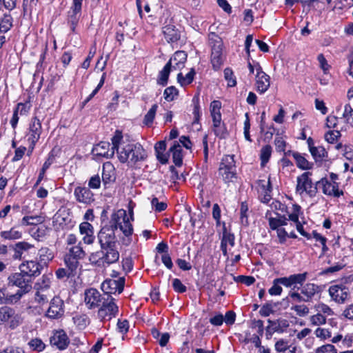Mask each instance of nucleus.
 <instances>
[{"mask_svg": "<svg viewBox=\"0 0 353 353\" xmlns=\"http://www.w3.org/2000/svg\"><path fill=\"white\" fill-rule=\"evenodd\" d=\"M79 230L81 234H94L92 225L87 221L83 222L79 225Z\"/></svg>", "mask_w": 353, "mask_h": 353, "instance_id": "61", "label": "nucleus"}, {"mask_svg": "<svg viewBox=\"0 0 353 353\" xmlns=\"http://www.w3.org/2000/svg\"><path fill=\"white\" fill-rule=\"evenodd\" d=\"M51 345L56 347L60 350H65L69 343L70 340L65 332L63 330H55L50 338Z\"/></svg>", "mask_w": 353, "mask_h": 353, "instance_id": "14", "label": "nucleus"}, {"mask_svg": "<svg viewBox=\"0 0 353 353\" xmlns=\"http://www.w3.org/2000/svg\"><path fill=\"white\" fill-rule=\"evenodd\" d=\"M0 236L6 240H16L22 237V232L16 228H12L10 230L1 232Z\"/></svg>", "mask_w": 353, "mask_h": 353, "instance_id": "33", "label": "nucleus"}, {"mask_svg": "<svg viewBox=\"0 0 353 353\" xmlns=\"http://www.w3.org/2000/svg\"><path fill=\"white\" fill-rule=\"evenodd\" d=\"M343 116L345 121L351 126H353V109L350 104L345 105Z\"/></svg>", "mask_w": 353, "mask_h": 353, "instance_id": "50", "label": "nucleus"}, {"mask_svg": "<svg viewBox=\"0 0 353 353\" xmlns=\"http://www.w3.org/2000/svg\"><path fill=\"white\" fill-rule=\"evenodd\" d=\"M272 153V147L269 145H265L261 150V165L264 166L269 161Z\"/></svg>", "mask_w": 353, "mask_h": 353, "instance_id": "47", "label": "nucleus"}, {"mask_svg": "<svg viewBox=\"0 0 353 353\" xmlns=\"http://www.w3.org/2000/svg\"><path fill=\"white\" fill-rule=\"evenodd\" d=\"M341 137V132L339 130H331L325 134V140L330 143L335 142Z\"/></svg>", "mask_w": 353, "mask_h": 353, "instance_id": "58", "label": "nucleus"}, {"mask_svg": "<svg viewBox=\"0 0 353 353\" xmlns=\"http://www.w3.org/2000/svg\"><path fill=\"white\" fill-rule=\"evenodd\" d=\"M316 185H321L323 186V192L326 195L339 197L343 194V192L339 190V186L336 182H330L325 178L318 181Z\"/></svg>", "mask_w": 353, "mask_h": 353, "instance_id": "19", "label": "nucleus"}, {"mask_svg": "<svg viewBox=\"0 0 353 353\" xmlns=\"http://www.w3.org/2000/svg\"><path fill=\"white\" fill-rule=\"evenodd\" d=\"M234 235L230 232H228L227 231V229L225 226H223V236L221 239V244H223L224 245H229L231 247H233L234 245Z\"/></svg>", "mask_w": 353, "mask_h": 353, "instance_id": "40", "label": "nucleus"}, {"mask_svg": "<svg viewBox=\"0 0 353 353\" xmlns=\"http://www.w3.org/2000/svg\"><path fill=\"white\" fill-rule=\"evenodd\" d=\"M21 294L12 293L8 287L0 288V305L8 306L17 304L21 300Z\"/></svg>", "mask_w": 353, "mask_h": 353, "instance_id": "16", "label": "nucleus"}, {"mask_svg": "<svg viewBox=\"0 0 353 353\" xmlns=\"http://www.w3.org/2000/svg\"><path fill=\"white\" fill-rule=\"evenodd\" d=\"M192 103L194 105L193 115H194V123H198L200 119V105H199V94L194 95L192 98Z\"/></svg>", "mask_w": 353, "mask_h": 353, "instance_id": "42", "label": "nucleus"}, {"mask_svg": "<svg viewBox=\"0 0 353 353\" xmlns=\"http://www.w3.org/2000/svg\"><path fill=\"white\" fill-rule=\"evenodd\" d=\"M74 195L78 202L84 204H90L94 201V194L89 188L78 186L74 189Z\"/></svg>", "mask_w": 353, "mask_h": 353, "instance_id": "18", "label": "nucleus"}, {"mask_svg": "<svg viewBox=\"0 0 353 353\" xmlns=\"http://www.w3.org/2000/svg\"><path fill=\"white\" fill-rule=\"evenodd\" d=\"M80 16L81 12H76L72 10H71V11L69 12L68 23L70 25V28L72 32H74L75 30L76 26L78 23Z\"/></svg>", "mask_w": 353, "mask_h": 353, "instance_id": "45", "label": "nucleus"}, {"mask_svg": "<svg viewBox=\"0 0 353 353\" xmlns=\"http://www.w3.org/2000/svg\"><path fill=\"white\" fill-rule=\"evenodd\" d=\"M13 26V18L9 13H6L0 19V32L6 33Z\"/></svg>", "mask_w": 353, "mask_h": 353, "instance_id": "31", "label": "nucleus"}, {"mask_svg": "<svg viewBox=\"0 0 353 353\" xmlns=\"http://www.w3.org/2000/svg\"><path fill=\"white\" fill-rule=\"evenodd\" d=\"M195 74L196 72L194 68H192L185 77L182 73H179L177 75V81L181 86H185L193 81Z\"/></svg>", "mask_w": 353, "mask_h": 353, "instance_id": "34", "label": "nucleus"}, {"mask_svg": "<svg viewBox=\"0 0 353 353\" xmlns=\"http://www.w3.org/2000/svg\"><path fill=\"white\" fill-rule=\"evenodd\" d=\"M224 77L225 80L228 81V86L234 87L236 85V79L232 70L230 68H227L224 70Z\"/></svg>", "mask_w": 353, "mask_h": 353, "instance_id": "52", "label": "nucleus"}, {"mask_svg": "<svg viewBox=\"0 0 353 353\" xmlns=\"http://www.w3.org/2000/svg\"><path fill=\"white\" fill-rule=\"evenodd\" d=\"M312 172H305L296 179V193L302 195L304 192L310 197H314L317 193L316 185H314L310 178Z\"/></svg>", "mask_w": 353, "mask_h": 353, "instance_id": "5", "label": "nucleus"}, {"mask_svg": "<svg viewBox=\"0 0 353 353\" xmlns=\"http://www.w3.org/2000/svg\"><path fill=\"white\" fill-rule=\"evenodd\" d=\"M63 314V301L60 297H53L50 302V305L46 312V316L51 319H57L61 318Z\"/></svg>", "mask_w": 353, "mask_h": 353, "instance_id": "10", "label": "nucleus"}, {"mask_svg": "<svg viewBox=\"0 0 353 353\" xmlns=\"http://www.w3.org/2000/svg\"><path fill=\"white\" fill-rule=\"evenodd\" d=\"M256 90L260 94L265 93L270 86V77L268 74L255 77Z\"/></svg>", "mask_w": 353, "mask_h": 353, "instance_id": "21", "label": "nucleus"}, {"mask_svg": "<svg viewBox=\"0 0 353 353\" xmlns=\"http://www.w3.org/2000/svg\"><path fill=\"white\" fill-rule=\"evenodd\" d=\"M163 33L168 43L176 42L180 39V34L173 25H168L163 28Z\"/></svg>", "mask_w": 353, "mask_h": 353, "instance_id": "23", "label": "nucleus"}, {"mask_svg": "<svg viewBox=\"0 0 353 353\" xmlns=\"http://www.w3.org/2000/svg\"><path fill=\"white\" fill-rule=\"evenodd\" d=\"M219 168L226 169L227 170H236L234 155H225L222 159Z\"/></svg>", "mask_w": 353, "mask_h": 353, "instance_id": "36", "label": "nucleus"}, {"mask_svg": "<svg viewBox=\"0 0 353 353\" xmlns=\"http://www.w3.org/2000/svg\"><path fill=\"white\" fill-rule=\"evenodd\" d=\"M117 215H112L110 225L101 228L98 233V241L101 250L92 253L90 256V262L99 268H106L117 262L119 252L116 248L117 238L115 230L119 224Z\"/></svg>", "mask_w": 353, "mask_h": 353, "instance_id": "1", "label": "nucleus"}, {"mask_svg": "<svg viewBox=\"0 0 353 353\" xmlns=\"http://www.w3.org/2000/svg\"><path fill=\"white\" fill-rule=\"evenodd\" d=\"M328 292L332 300L339 304L344 303L350 296L348 288L343 285H331Z\"/></svg>", "mask_w": 353, "mask_h": 353, "instance_id": "11", "label": "nucleus"}, {"mask_svg": "<svg viewBox=\"0 0 353 353\" xmlns=\"http://www.w3.org/2000/svg\"><path fill=\"white\" fill-rule=\"evenodd\" d=\"M213 130L216 137L220 138H225L227 134V130L224 125L215 124L213 125Z\"/></svg>", "mask_w": 353, "mask_h": 353, "instance_id": "59", "label": "nucleus"}, {"mask_svg": "<svg viewBox=\"0 0 353 353\" xmlns=\"http://www.w3.org/2000/svg\"><path fill=\"white\" fill-rule=\"evenodd\" d=\"M210 43L213 54L222 53V42L221 38L215 33L209 35Z\"/></svg>", "mask_w": 353, "mask_h": 353, "instance_id": "30", "label": "nucleus"}, {"mask_svg": "<svg viewBox=\"0 0 353 353\" xmlns=\"http://www.w3.org/2000/svg\"><path fill=\"white\" fill-rule=\"evenodd\" d=\"M307 272H303L290 275L292 286L295 288L296 285L297 284L301 285L302 286L303 283L307 279Z\"/></svg>", "mask_w": 353, "mask_h": 353, "instance_id": "44", "label": "nucleus"}, {"mask_svg": "<svg viewBox=\"0 0 353 353\" xmlns=\"http://www.w3.org/2000/svg\"><path fill=\"white\" fill-rule=\"evenodd\" d=\"M84 301L88 309H94L103 303V299L100 292L94 288H90L85 292Z\"/></svg>", "mask_w": 353, "mask_h": 353, "instance_id": "13", "label": "nucleus"}, {"mask_svg": "<svg viewBox=\"0 0 353 353\" xmlns=\"http://www.w3.org/2000/svg\"><path fill=\"white\" fill-rule=\"evenodd\" d=\"M54 161V156L52 154H50L46 161V162L43 165V168L39 173L38 179L37 181L36 185H39V183L41 182V181L43 179V174L47 169L49 168V167L52 164Z\"/></svg>", "mask_w": 353, "mask_h": 353, "instance_id": "51", "label": "nucleus"}, {"mask_svg": "<svg viewBox=\"0 0 353 353\" xmlns=\"http://www.w3.org/2000/svg\"><path fill=\"white\" fill-rule=\"evenodd\" d=\"M64 261L66 265V269L74 276L79 265L78 259H74L72 256L66 255Z\"/></svg>", "mask_w": 353, "mask_h": 353, "instance_id": "38", "label": "nucleus"}, {"mask_svg": "<svg viewBox=\"0 0 353 353\" xmlns=\"http://www.w3.org/2000/svg\"><path fill=\"white\" fill-rule=\"evenodd\" d=\"M314 307L316 312L320 314H323L327 316L332 315L333 314L332 309L325 303H320L316 305Z\"/></svg>", "mask_w": 353, "mask_h": 353, "instance_id": "56", "label": "nucleus"}, {"mask_svg": "<svg viewBox=\"0 0 353 353\" xmlns=\"http://www.w3.org/2000/svg\"><path fill=\"white\" fill-rule=\"evenodd\" d=\"M315 353H337V350L332 344H326L317 347Z\"/></svg>", "mask_w": 353, "mask_h": 353, "instance_id": "57", "label": "nucleus"}, {"mask_svg": "<svg viewBox=\"0 0 353 353\" xmlns=\"http://www.w3.org/2000/svg\"><path fill=\"white\" fill-rule=\"evenodd\" d=\"M319 290V285L312 283H307L305 285H302L301 288V294L307 302L312 299Z\"/></svg>", "mask_w": 353, "mask_h": 353, "instance_id": "25", "label": "nucleus"}, {"mask_svg": "<svg viewBox=\"0 0 353 353\" xmlns=\"http://www.w3.org/2000/svg\"><path fill=\"white\" fill-rule=\"evenodd\" d=\"M14 254L12 255V258L14 260H23L26 258L31 257L34 256L36 252V248L34 245H32L26 241H20L17 243L13 247Z\"/></svg>", "mask_w": 353, "mask_h": 353, "instance_id": "7", "label": "nucleus"}, {"mask_svg": "<svg viewBox=\"0 0 353 353\" xmlns=\"http://www.w3.org/2000/svg\"><path fill=\"white\" fill-rule=\"evenodd\" d=\"M114 180V170L112 165L110 163L103 164L102 171V182L105 188H106L109 184L112 183Z\"/></svg>", "mask_w": 353, "mask_h": 353, "instance_id": "20", "label": "nucleus"}, {"mask_svg": "<svg viewBox=\"0 0 353 353\" xmlns=\"http://www.w3.org/2000/svg\"><path fill=\"white\" fill-rule=\"evenodd\" d=\"M151 204L157 212H162L167 208V204L164 202H159L157 197H154L152 199Z\"/></svg>", "mask_w": 353, "mask_h": 353, "instance_id": "62", "label": "nucleus"}, {"mask_svg": "<svg viewBox=\"0 0 353 353\" xmlns=\"http://www.w3.org/2000/svg\"><path fill=\"white\" fill-rule=\"evenodd\" d=\"M0 353H25V351L21 347L9 345L0 351Z\"/></svg>", "mask_w": 353, "mask_h": 353, "instance_id": "64", "label": "nucleus"}, {"mask_svg": "<svg viewBox=\"0 0 353 353\" xmlns=\"http://www.w3.org/2000/svg\"><path fill=\"white\" fill-rule=\"evenodd\" d=\"M298 168L301 170H310L312 168L313 163L309 162L304 157L296 152L292 153Z\"/></svg>", "mask_w": 353, "mask_h": 353, "instance_id": "32", "label": "nucleus"}, {"mask_svg": "<svg viewBox=\"0 0 353 353\" xmlns=\"http://www.w3.org/2000/svg\"><path fill=\"white\" fill-rule=\"evenodd\" d=\"M219 174L222 176L225 183L230 182L234 178H236V170H227L226 169L219 168Z\"/></svg>", "mask_w": 353, "mask_h": 353, "instance_id": "49", "label": "nucleus"}, {"mask_svg": "<svg viewBox=\"0 0 353 353\" xmlns=\"http://www.w3.org/2000/svg\"><path fill=\"white\" fill-rule=\"evenodd\" d=\"M6 322H8L10 328L14 330L22 323L23 319L14 309L3 305L0 307V325Z\"/></svg>", "mask_w": 353, "mask_h": 353, "instance_id": "6", "label": "nucleus"}, {"mask_svg": "<svg viewBox=\"0 0 353 353\" xmlns=\"http://www.w3.org/2000/svg\"><path fill=\"white\" fill-rule=\"evenodd\" d=\"M282 292L283 288L278 278L274 279L272 287L268 290V293L272 296H279L281 294Z\"/></svg>", "mask_w": 353, "mask_h": 353, "instance_id": "48", "label": "nucleus"}, {"mask_svg": "<svg viewBox=\"0 0 353 353\" xmlns=\"http://www.w3.org/2000/svg\"><path fill=\"white\" fill-rule=\"evenodd\" d=\"M112 215H117L118 223L117 224V229H119L122 231L123 234L126 236L132 235L133 232V228L130 222L129 217L126 214V212L123 210H119L117 212L113 213Z\"/></svg>", "mask_w": 353, "mask_h": 353, "instance_id": "15", "label": "nucleus"}, {"mask_svg": "<svg viewBox=\"0 0 353 353\" xmlns=\"http://www.w3.org/2000/svg\"><path fill=\"white\" fill-rule=\"evenodd\" d=\"M8 285L16 286L19 289L17 293L21 294L22 298L23 295L31 291L33 280L28 277L22 272L12 273L8 277Z\"/></svg>", "mask_w": 353, "mask_h": 353, "instance_id": "3", "label": "nucleus"}, {"mask_svg": "<svg viewBox=\"0 0 353 353\" xmlns=\"http://www.w3.org/2000/svg\"><path fill=\"white\" fill-rule=\"evenodd\" d=\"M248 211V206L247 203H242L240 208V219L241 223L244 225H248V219L247 212Z\"/></svg>", "mask_w": 353, "mask_h": 353, "instance_id": "54", "label": "nucleus"}, {"mask_svg": "<svg viewBox=\"0 0 353 353\" xmlns=\"http://www.w3.org/2000/svg\"><path fill=\"white\" fill-rule=\"evenodd\" d=\"M169 151L172 154L173 162L175 165L178 167L181 166L183 163V156L182 148L179 143L176 141H174Z\"/></svg>", "mask_w": 353, "mask_h": 353, "instance_id": "24", "label": "nucleus"}, {"mask_svg": "<svg viewBox=\"0 0 353 353\" xmlns=\"http://www.w3.org/2000/svg\"><path fill=\"white\" fill-rule=\"evenodd\" d=\"M310 152L316 161H322L327 155L325 149L322 146H310Z\"/></svg>", "mask_w": 353, "mask_h": 353, "instance_id": "35", "label": "nucleus"}, {"mask_svg": "<svg viewBox=\"0 0 353 353\" xmlns=\"http://www.w3.org/2000/svg\"><path fill=\"white\" fill-rule=\"evenodd\" d=\"M187 57L188 55L184 51H176L169 61H171V63H174L173 67L174 69H181L184 66Z\"/></svg>", "mask_w": 353, "mask_h": 353, "instance_id": "27", "label": "nucleus"}, {"mask_svg": "<svg viewBox=\"0 0 353 353\" xmlns=\"http://www.w3.org/2000/svg\"><path fill=\"white\" fill-rule=\"evenodd\" d=\"M158 108V105L157 104H154L151 108L148 110L146 114L144 117L143 123L147 125L150 126L154 121L155 117V114Z\"/></svg>", "mask_w": 353, "mask_h": 353, "instance_id": "39", "label": "nucleus"}, {"mask_svg": "<svg viewBox=\"0 0 353 353\" xmlns=\"http://www.w3.org/2000/svg\"><path fill=\"white\" fill-rule=\"evenodd\" d=\"M171 70V61H168L163 68L159 72L157 83L165 86L168 83L169 74Z\"/></svg>", "mask_w": 353, "mask_h": 353, "instance_id": "29", "label": "nucleus"}, {"mask_svg": "<svg viewBox=\"0 0 353 353\" xmlns=\"http://www.w3.org/2000/svg\"><path fill=\"white\" fill-rule=\"evenodd\" d=\"M172 286L174 291L179 293H183L187 290V288L179 279H174L172 280Z\"/></svg>", "mask_w": 353, "mask_h": 353, "instance_id": "63", "label": "nucleus"}, {"mask_svg": "<svg viewBox=\"0 0 353 353\" xmlns=\"http://www.w3.org/2000/svg\"><path fill=\"white\" fill-rule=\"evenodd\" d=\"M125 279L120 277L117 280L106 279L101 284V290L108 296H111L117 292L121 294L124 288Z\"/></svg>", "mask_w": 353, "mask_h": 353, "instance_id": "9", "label": "nucleus"}, {"mask_svg": "<svg viewBox=\"0 0 353 353\" xmlns=\"http://www.w3.org/2000/svg\"><path fill=\"white\" fill-rule=\"evenodd\" d=\"M28 345L32 350L37 352H41L46 347L45 343L42 341L41 339L38 338L31 339L28 343Z\"/></svg>", "mask_w": 353, "mask_h": 353, "instance_id": "43", "label": "nucleus"}, {"mask_svg": "<svg viewBox=\"0 0 353 353\" xmlns=\"http://www.w3.org/2000/svg\"><path fill=\"white\" fill-rule=\"evenodd\" d=\"M111 141L113 148L116 149L118 159L121 163L134 165L138 161H143L146 158V152L141 144H124L123 134L120 130H116Z\"/></svg>", "mask_w": 353, "mask_h": 353, "instance_id": "2", "label": "nucleus"}, {"mask_svg": "<svg viewBox=\"0 0 353 353\" xmlns=\"http://www.w3.org/2000/svg\"><path fill=\"white\" fill-rule=\"evenodd\" d=\"M297 315L299 316H305L309 313V308L305 305H296L292 307Z\"/></svg>", "mask_w": 353, "mask_h": 353, "instance_id": "60", "label": "nucleus"}, {"mask_svg": "<svg viewBox=\"0 0 353 353\" xmlns=\"http://www.w3.org/2000/svg\"><path fill=\"white\" fill-rule=\"evenodd\" d=\"M67 255L72 256V257L79 260L80 259H83L85 254L80 244H78L71 247L69 249V254Z\"/></svg>", "mask_w": 353, "mask_h": 353, "instance_id": "41", "label": "nucleus"}, {"mask_svg": "<svg viewBox=\"0 0 353 353\" xmlns=\"http://www.w3.org/2000/svg\"><path fill=\"white\" fill-rule=\"evenodd\" d=\"M43 267L41 263L34 260L23 261L19 266V269L23 274L34 280L41 274Z\"/></svg>", "mask_w": 353, "mask_h": 353, "instance_id": "8", "label": "nucleus"}, {"mask_svg": "<svg viewBox=\"0 0 353 353\" xmlns=\"http://www.w3.org/2000/svg\"><path fill=\"white\" fill-rule=\"evenodd\" d=\"M39 256V263L42 264V266H46L49 261H52L54 258L53 252L48 248H41L39 250L38 253Z\"/></svg>", "mask_w": 353, "mask_h": 353, "instance_id": "28", "label": "nucleus"}, {"mask_svg": "<svg viewBox=\"0 0 353 353\" xmlns=\"http://www.w3.org/2000/svg\"><path fill=\"white\" fill-rule=\"evenodd\" d=\"M289 341L285 339H280L275 343V350L279 352H283L291 347Z\"/></svg>", "mask_w": 353, "mask_h": 353, "instance_id": "55", "label": "nucleus"}, {"mask_svg": "<svg viewBox=\"0 0 353 353\" xmlns=\"http://www.w3.org/2000/svg\"><path fill=\"white\" fill-rule=\"evenodd\" d=\"M41 123L37 117H33L32 119L31 123L29 127V132L28 134V141L30 142V153L32 152V150L34 148L36 143L40 139V135L41 133Z\"/></svg>", "mask_w": 353, "mask_h": 353, "instance_id": "12", "label": "nucleus"}, {"mask_svg": "<svg viewBox=\"0 0 353 353\" xmlns=\"http://www.w3.org/2000/svg\"><path fill=\"white\" fill-rule=\"evenodd\" d=\"M178 94L179 91L174 86L168 87L163 92L165 100L169 102L172 101Z\"/></svg>", "mask_w": 353, "mask_h": 353, "instance_id": "46", "label": "nucleus"}, {"mask_svg": "<svg viewBox=\"0 0 353 353\" xmlns=\"http://www.w3.org/2000/svg\"><path fill=\"white\" fill-rule=\"evenodd\" d=\"M53 276L52 274H43L34 285L36 290L49 292L52 293L50 289L51 280Z\"/></svg>", "mask_w": 353, "mask_h": 353, "instance_id": "22", "label": "nucleus"}, {"mask_svg": "<svg viewBox=\"0 0 353 353\" xmlns=\"http://www.w3.org/2000/svg\"><path fill=\"white\" fill-rule=\"evenodd\" d=\"M34 301L39 305H44L48 302L49 299L52 296V293L49 292L36 290Z\"/></svg>", "mask_w": 353, "mask_h": 353, "instance_id": "37", "label": "nucleus"}, {"mask_svg": "<svg viewBox=\"0 0 353 353\" xmlns=\"http://www.w3.org/2000/svg\"><path fill=\"white\" fill-rule=\"evenodd\" d=\"M118 313L119 307L115 303V299L112 296H108L103 299L97 315L100 321L104 322L116 317Z\"/></svg>", "mask_w": 353, "mask_h": 353, "instance_id": "4", "label": "nucleus"}, {"mask_svg": "<svg viewBox=\"0 0 353 353\" xmlns=\"http://www.w3.org/2000/svg\"><path fill=\"white\" fill-rule=\"evenodd\" d=\"M310 323L316 326L323 325L326 323V317L323 314L317 312V314L310 317Z\"/></svg>", "mask_w": 353, "mask_h": 353, "instance_id": "53", "label": "nucleus"}, {"mask_svg": "<svg viewBox=\"0 0 353 353\" xmlns=\"http://www.w3.org/2000/svg\"><path fill=\"white\" fill-rule=\"evenodd\" d=\"M110 147V144L109 142L101 141L93 148L92 153L96 157H105L106 159L112 158L114 154L116 149L113 148V145L111 149Z\"/></svg>", "mask_w": 353, "mask_h": 353, "instance_id": "17", "label": "nucleus"}, {"mask_svg": "<svg viewBox=\"0 0 353 353\" xmlns=\"http://www.w3.org/2000/svg\"><path fill=\"white\" fill-rule=\"evenodd\" d=\"M154 150L157 159L163 164L168 161V155L164 153L166 150V143L165 141L157 142L154 145Z\"/></svg>", "mask_w": 353, "mask_h": 353, "instance_id": "26", "label": "nucleus"}]
</instances>
